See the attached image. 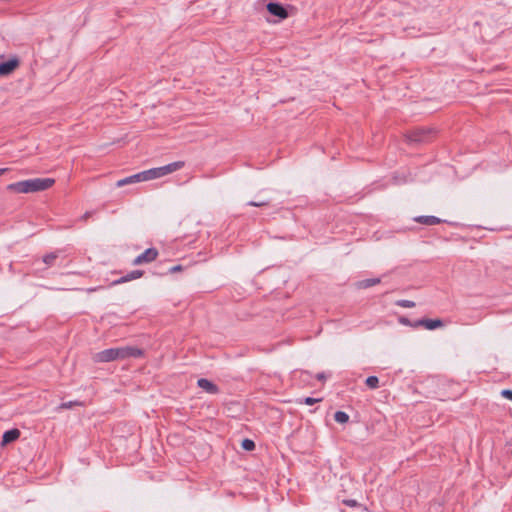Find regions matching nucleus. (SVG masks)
Here are the masks:
<instances>
[{"label":"nucleus","mask_w":512,"mask_h":512,"mask_svg":"<svg viewBox=\"0 0 512 512\" xmlns=\"http://www.w3.org/2000/svg\"><path fill=\"white\" fill-rule=\"evenodd\" d=\"M142 349L133 346L114 347L100 351L93 356L96 363H108L128 358H139L143 356Z\"/></svg>","instance_id":"1"},{"label":"nucleus","mask_w":512,"mask_h":512,"mask_svg":"<svg viewBox=\"0 0 512 512\" xmlns=\"http://www.w3.org/2000/svg\"><path fill=\"white\" fill-rule=\"evenodd\" d=\"M54 183L55 180L52 178H33L11 183L7 186V190L16 193H34L45 191Z\"/></svg>","instance_id":"2"},{"label":"nucleus","mask_w":512,"mask_h":512,"mask_svg":"<svg viewBox=\"0 0 512 512\" xmlns=\"http://www.w3.org/2000/svg\"><path fill=\"white\" fill-rule=\"evenodd\" d=\"M184 165L185 163L183 161H175L161 167L148 169L146 170V173L148 175V179L152 180L178 171L183 168Z\"/></svg>","instance_id":"3"},{"label":"nucleus","mask_w":512,"mask_h":512,"mask_svg":"<svg viewBox=\"0 0 512 512\" xmlns=\"http://www.w3.org/2000/svg\"><path fill=\"white\" fill-rule=\"evenodd\" d=\"M436 131L433 128L419 127L411 130L407 138L410 142L425 143L432 139Z\"/></svg>","instance_id":"4"},{"label":"nucleus","mask_w":512,"mask_h":512,"mask_svg":"<svg viewBox=\"0 0 512 512\" xmlns=\"http://www.w3.org/2000/svg\"><path fill=\"white\" fill-rule=\"evenodd\" d=\"M20 65L17 57H12L6 61L0 62V76L6 77L11 75Z\"/></svg>","instance_id":"5"},{"label":"nucleus","mask_w":512,"mask_h":512,"mask_svg":"<svg viewBox=\"0 0 512 512\" xmlns=\"http://www.w3.org/2000/svg\"><path fill=\"white\" fill-rule=\"evenodd\" d=\"M148 180H149L148 175L145 170V171H142V172H139L134 175H131V176H128V177L118 180L116 182V186L123 187L125 185L144 182V181H148Z\"/></svg>","instance_id":"6"},{"label":"nucleus","mask_w":512,"mask_h":512,"mask_svg":"<svg viewBox=\"0 0 512 512\" xmlns=\"http://www.w3.org/2000/svg\"><path fill=\"white\" fill-rule=\"evenodd\" d=\"M267 11L280 19H285L288 17V12L286 8L278 2H269L266 6Z\"/></svg>","instance_id":"7"},{"label":"nucleus","mask_w":512,"mask_h":512,"mask_svg":"<svg viewBox=\"0 0 512 512\" xmlns=\"http://www.w3.org/2000/svg\"><path fill=\"white\" fill-rule=\"evenodd\" d=\"M423 326L427 330H434L443 326V321L441 319H428L423 318L414 322V327Z\"/></svg>","instance_id":"8"},{"label":"nucleus","mask_w":512,"mask_h":512,"mask_svg":"<svg viewBox=\"0 0 512 512\" xmlns=\"http://www.w3.org/2000/svg\"><path fill=\"white\" fill-rule=\"evenodd\" d=\"M143 274H144V271H142V270H133V271L127 273L126 275L112 281L111 285L115 286V285L123 284V283L129 282V281L138 279V278L142 277Z\"/></svg>","instance_id":"9"},{"label":"nucleus","mask_w":512,"mask_h":512,"mask_svg":"<svg viewBox=\"0 0 512 512\" xmlns=\"http://www.w3.org/2000/svg\"><path fill=\"white\" fill-rule=\"evenodd\" d=\"M198 387L202 388L205 392L215 395L218 394L220 389L219 387L214 384L212 381L206 379V378H200L197 381Z\"/></svg>","instance_id":"10"},{"label":"nucleus","mask_w":512,"mask_h":512,"mask_svg":"<svg viewBox=\"0 0 512 512\" xmlns=\"http://www.w3.org/2000/svg\"><path fill=\"white\" fill-rule=\"evenodd\" d=\"M414 221L426 226H432L437 225L442 222H445V220H442L436 216L433 215H423V216H417L414 218Z\"/></svg>","instance_id":"11"},{"label":"nucleus","mask_w":512,"mask_h":512,"mask_svg":"<svg viewBox=\"0 0 512 512\" xmlns=\"http://www.w3.org/2000/svg\"><path fill=\"white\" fill-rule=\"evenodd\" d=\"M20 431L17 428L7 430L2 435L1 445L5 446L16 441L20 437Z\"/></svg>","instance_id":"12"},{"label":"nucleus","mask_w":512,"mask_h":512,"mask_svg":"<svg viewBox=\"0 0 512 512\" xmlns=\"http://www.w3.org/2000/svg\"><path fill=\"white\" fill-rule=\"evenodd\" d=\"M380 282H381L380 278H369V279L357 281L355 283V286L357 289H367V288H370L372 286L379 284Z\"/></svg>","instance_id":"13"},{"label":"nucleus","mask_w":512,"mask_h":512,"mask_svg":"<svg viewBox=\"0 0 512 512\" xmlns=\"http://www.w3.org/2000/svg\"><path fill=\"white\" fill-rule=\"evenodd\" d=\"M141 259L144 263H150L154 261L158 256V250L156 248H148L140 254Z\"/></svg>","instance_id":"14"},{"label":"nucleus","mask_w":512,"mask_h":512,"mask_svg":"<svg viewBox=\"0 0 512 512\" xmlns=\"http://www.w3.org/2000/svg\"><path fill=\"white\" fill-rule=\"evenodd\" d=\"M60 251H54L51 253L46 254L43 257V262L48 266L51 267L54 265L55 260L59 257Z\"/></svg>","instance_id":"15"},{"label":"nucleus","mask_w":512,"mask_h":512,"mask_svg":"<svg viewBox=\"0 0 512 512\" xmlns=\"http://www.w3.org/2000/svg\"><path fill=\"white\" fill-rule=\"evenodd\" d=\"M334 420L337 423L345 424L349 421V415L344 411H336L334 414Z\"/></svg>","instance_id":"16"},{"label":"nucleus","mask_w":512,"mask_h":512,"mask_svg":"<svg viewBox=\"0 0 512 512\" xmlns=\"http://www.w3.org/2000/svg\"><path fill=\"white\" fill-rule=\"evenodd\" d=\"M365 384L370 389L379 388V378L377 376H368L365 380Z\"/></svg>","instance_id":"17"},{"label":"nucleus","mask_w":512,"mask_h":512,"mask_svg":"<svg viewBox=\"0 0 512 512\" xmlns=\"http://www.w3.org/2000/svg\"><path fill=\"white\" fill-rule=\"evenodd\" d=\"M241 447L245 451H253L256 447L255 442L252 439L245 438L241 442Z\"/></svg>","instance_id":"18"},{"label":"nucleus","mask_w":512,"mask_h":512,"mask_svg":"<svg viewBox=\"0 0 512 512\" xmlns=\"http://www.w3.org/2000/svg\"><path fill=\"white\" fill-rule=\"evenodd\" d=\"M82 403L79 401H68V402H62L58 407L57 410H64V409H71L74 406H81Z\"/></svg>","instance_id":"19"},{"label":"nucleus","mask_w":512,"mask_h":512,"mask_svg":"<svg viewBox=\"0 0 512 512\" xmlns=\"http://www.w3.org/2000/svg\"><path fill=\"white\" fill-rule=\"evenodd\" d=\"M395 304L403 308H413L416 306L415 302L406 299L397 300Z\"/></svg>","instance_id":"20"},{"label":"nucleus","mask_w":512,"mask_h":512,"mask_svg":"<svg viewBox=\"0 0 512 512\" xmlns=\"http://www.w3.org/2000/svg\"><path fill=\"white\" fill-rule=\"evenodd\" d=\"M269 204H270L269 200H262V199L252 200V201L247 202L248 206H253V207H264V206H268Z\"/></svg>","instance_id":"21"},{"label":"nucleus","mask_w":512,"mask_h":512,"mask_svg":"<svg viewBox=\"0 0 512 512\" xmlns=\"http://www.w3.org/2000/svg\"><path fill=\"white\" fill-rule=\"evenodd\" d=\"M321 399L320 398H313V397H306L303 399V403L306 404V405H314L315 403L317 402H320Z\"/></svg>","instance_id":"22"},{"label":"nucleus","mask_w":512,"mask_h":512,"mask_svg":"<svg viewBox=\"0 0 512 512\" xmlns=\"http://www.w3.org/2000/svg\"><path fill=\"white\" fill-rule=\"evenodd\" d=\"M500 394L502 397L512 401V390L511 389H503L500 392Z\"/></svg>","instance_id":"23"},{"label":"nucleus","mask_w":512,"mask_h":512,"mask_svg":"<svg viewBox=\"0 0 512 512\" xmlns=\"http://www.w3.org/2000/svg\"><path fill=\"white\" fill-rule=\"evenodd\" d=\"M343 504L349 507H358L359 503L354 499H345L343 500Z\"/></svg>","instance_id":"24"},{"label":"nucleus","mask_w":512,"mask_h":512,"mask_svg":"<svg viewBox=\"0 0 512 512\" xmlns=\"http://www.w3.org/2000/svg\"><path fill=\"white\" fill-rule=\"evenodd\" d=\"M329 375H327L325 372H319L315 375V378L319 381H325L328 378Z\"/></svg>","instance_id":"25"},{"label":"nucleus","mask_w":512,"mask_h":512,"mask_svg":"<svg viewBox=\"0 0 512 512\" xmlns=\"http://www.w3.org/2000/svg\"><path fill=\"white\" fill-rule=\"evenodd\" d=\"M182 270V266L181 265H175V266H172L168 269V273H175V272H178V271H181Z\"/></svg>","instance_id":"26"},{"label":"nucleus","mask_w":512,"mask_h":512,"mask_svg":"<svg viewBox=\"0 0 512 512\" xmlns=\"http://www.w3.org/2000/svg\"><path fill=\"white\" fill-rule=\"evenodd\" d=\"M400 323L404 324V325H409L411 327H414V323H412L408 318L406 317H401L400 318Z\"/></svg>","instance_id":"27"},{"label":"nucleus","mask_w":512,"mask_h":512,"mask_svg":"<svg viewBox=\"0 0 512 512\" xmlns=\"http://www.w3.org/2000/svg\"><path fill=\"white\" fill-rule=\"evenodd\" d=\"M143 260L141 259V256L138 255L132 262L133 265H140V264H143Z\"/></svg>","instance_id":"28"},{"label":"nucleus","mask_w":512,"mask_h":512,"mask_svg":"<svg viewBox=\"0 0 512 512\" xmlns=\"http://www.w3.org/2000/svg\"><path fill=\"white\" fill-rule=\"evenodd\" d=\"M91 215H92V212L87 211V212L82 216V219H83V220H87Z\"/></svg>","instance_id":"29"},{"label":"nucleus","mask_w":512,"mask_h":512,"mask_svg":"<svg viewBox=\"0 0 512 512\" xmlns=\"http://www.w3.org/2000/svg\"><path fill=\"white\" fill-rule=\"evenodd\" d=\"M8 171V168H0V177Z\"/></svg>","instance_id":"30"}]
</instances>
